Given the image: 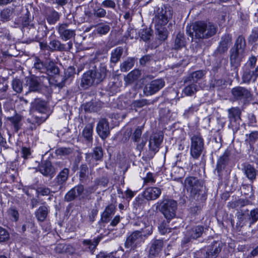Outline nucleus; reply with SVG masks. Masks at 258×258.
Masks as SVG:
<instances>
[{
    "label": "nucleus",
    "mask_w": 258,
    "mask_h": 258,
    "mask_svg": "<svg viewBox=\"0 0 258 258\" xmlns=\"http://www.w3.org/2000/svg\"><path fill=\"white\" fill-rule=\"evenodd\" d=\"M30 116L27 118V121L32 125L31 130L44 122L49 117L48 107L47 102L40 98L35 99L31 103Z\"/></svg>",
    "instance_id": "nucleus-1"
},
{
    "label": "nucleus",
    "mask_w": 258,
    "mask_h": 258,
    "mask_svg": "<svg viewBox=\"0 0 258 258\" xmlns=\"http://www.w3.org/2000/svg\"><path fill=\"white\" fill-rule=\"evenodd\" d=\"M186 29V33L192 38V41L198 43L197 40L200 42L203 39L208 38L215 35L216 33V27L211 23L204 22H196L192 28Z\"/></svg>",
    "instance_id": "nucleus-2"
},
{
    "label": "nucleus",
    "mask_w": 258,
    "mask_h": 258,
    "mask_svg": "<svg viewBox=\"0 0 258 258\" xmlns=\"http://www.w3.org/2000/svg\"><path fill=\"white\" fill-rule=\"evenodd\" d=\"M157 205V208L168 222L175 217L177 204L175 200L164 199L159 201Z\"/></svg>",
    "instance_id": "nucleus-3"
},
{
    "label": "nucleus",
    "mask_w": 258,
    "mask_h": 258,
    "mask_svg": "<svg viewBox=\"0 0 258 258\" xmlns=\"http://www.w3.org/2000/svg\"><path fill=\"white\" fill-rule=\"evenodd\" d=\"M190 140V155L192 158L197 160L202 155L204 149V140L199 133L191 135Z\"/></svg>",
    "instance_id": "nucleus-4"
},
{
    "label": "nucleus",
    "mask_w": 258,
    "mask_h": 258,
    "mask_svg": "<svg viewBox=\"0 0 258 258\" xmlns=\"http://www.w3.org/2000/svg\"><path fill=\"white\" fill-rule=\"evenodd\" d=\"M221 250L220 243L213 241L210 244L198 251L197 255L199 258H216Z\"/></svg>",
    "instance_id": "nucleus-5"
},
{
    "label": "nucleus",
    "mask_w": 258,
    "mask_h": 258,
    "mask_svg": "<svg viewBox=\"0 0 258 258\" xmlns=\"http://www.w3.org/2000/svg\"><path fill=\"white\" fill-rule=\"evenodd\" d=\"M184 187L191 197L195 198L203 188V183L198 178L188 176L184 179Z\"/></svg>",
    "instance_id": "nucleus-6"
},
{
    "label": "nucleus",
    "mask_w": 258,
    "mask_h": 258,
    "mask_svg": "<svg viewBox=\"0 0 258 258\" xmlns=\"http://www.w3.org/2000/svg\"><path fill=\"white\" fill-rule=\"evenodd\" d=\"M69 168H64L55 177L52 185V187L55 189L54 192L62 190L65 188L67 181L69 178Z\"/></svg>",
    "instance_id": "nucleus-7"
},
{
    "label": "nucleus",
    "mask_w": 258,
    "mask_h": 258,
    "mask_svg": "<svg viewBox=\"0 0 258 258\" xmlns=\"http://www.w3.org/2000/svg\"><path fill=\"white\" fill-rule=\"evenodd\" d=\"M143 129V126H138L131 137V140L136 143V148L139 151L143 150L147 141V137L144 135L141 137Z\"/></svg>",
    "instance_id": "nucleus-8"
},
{
    "label": "nucleus",
    "mask_w": 258,
    "mask_h": 258,
    "mask_svg": "<svg viewBox=\"0 0 258 258\" xmlns=\"http://www.w3.org/2000/svg\"><path fill=\"white\" fill-rule=\"evenodd\" d=\"M144 242L139 231H134L126 238L125 242L126 248H135Z\"/></svg>",
    "instance_id": "nucleus-9"
},
{
    "label": "nucleus",
    "mask_w": 258,
    "mask_h": 258,
    "mask_svg": "<svg viewBox=\"0 0 258 258\" xmlns=\"http://www.w3.org/2000/svg\"><path fill=\"white\" fill-rule=\"evenodd\" d=\"M172 17V8L169 6H164L161 8L158 15V21L156 24L164 26L167 24Z\"/></svg>",
    "instance_id": "nucleus-10"
},
{
    "label": "nucleus",
    "mask_w": 258,
    "mask_h": 258,
    "mask_svg": "<svg viewBox=\"0 0 258 258\" xmlns=\"http://www.w3.org/2000/svg\"><path fill=\"white\" fill-rule=\"evenodd\" d=\"M164 85L165 82L162 79L153 80L146 85L144 93L147 96L153 95L162 88Z\"/></svg>",
    "instance_id": "nucleus-11"
},
{
    "label": "nucleus",
    "mask_w": 258,
    "mask_h": 258,
    "mask_svg": "<svg viewBox=\"0 0 258 258\" xmlns=\"http://www.w3.org/2000/svg\"><path fill=\"white\" fill-rule=\"evenodd\" d=\"M137 225L142 227L139 231L144 241L152 234L153 226L146 217H143L141 221L138 222Z\"/></svg>",
    "instance_id": "nucleus-12"
},
{
    "label": "nucleus",
    "mask_w": 258,
    "mask_h": 258,
    "mask_svg": "<svg viewBox=\"0 0 258 258\" xmlns=\"http://www.w3.org/2000/svg\"><path fill=\"white\" fill-rule=\"evenodd\" d=\"M231 93L235 99L242 100L243 102L251 97L250 92L247 89L240 86L233 88L231 90Z\"/></svg>",
    "instance_id": "nucleus-13"
},
{
    "label": "nucleus",
    "mask_w": 258,
    "mask_h": 258,
    "mask_svg": "<svg viewBox=\"0 0 258 258\" xmlns=\"http://www.w3.org/2000/svg\"><path fill=\"white\" fill-rule=\"evenodd\" d=\"M228 118L229 124L232 126H236L239 124L241 120V111L238 107H232L227 110Z\"/></svg>",
    "instance_id": "nucleus-14"
},
{
    "label": "nucleus",
    "mask_w": 258,
    "mask_h": 258,
    "mask_svg": "<svg viewBox=\"0 0 258 258\" xmlns=\"http://www.w3.org/2000/svg\"><path fill=\"white\" fill-rule=\"evenodd\" d=\"M58 32L61 39L65 40L70 39L76 35V30L70 28L69 24L68 23L59 25Z\"/></svg>",
    "instance_id": "nucleus-15"
},
{
    "label": "nucleus",
    "mask_w": 258,
    "mask_h": 258,
    "mask_svg": "<svg viewBox=\"0 0 258 258\" xmlns=\"http://www.w3.org/2000/svg\"><path fill=\"white\" fill-rule=\"evenodd\" d=\"M96 131L101 139H105L110 134L108 122L105 119L100 120L97 124Z\"/></svg>",
    "instance_id": "nucleus-16"
},
{
    "label": "nucleus",
    "mask_w": 258,
    "mask_h": 258,
    "mask_svg": "<svg viewBox=\"0 0 258 258\" xmlns=\"http://www.w3.org/2000/svg\"><path fill=\"white\" fill-rule=\"evenodd\" d=\"M162 189L158 187H149L143 192L144 198L147 200H155L161 195Z\"/></svg>",
    "instance_id": "nucleus-17"
},
{
    "label": "nucleus",
    "mask_w": 258,
    "mask_h": 258,
    "mask_svg": "<svg viewBox=\"0 0 258 258\" xmlns=\"http://www.w3.org/2000/svg\"><path fill=\"white\" fill-rule=\"evenodd\" d=\"M84 190L83 185L79 184L75 186L70 190L64 196V200L68 202H71L76 198L81 196Z\"/></svg>",
    "instance_id": "nucleus-18"
},
{
    "label": "nucleus",
    "mask_w": 258,
    "mask_h": 258,
    "mask_svg": "<svg viewBox=\"0 0 258 258\" xmlns=\"http://www.w3.org/2000/svg\"><path fill=\"white\" fill-rule=\"evenodd\" d=\"M92 72L94 80L96 82V84L100 83L105 78L106 76V67L102 64H100L98 68H95L94 70H90Z\"/></svg>",
    "instance_id": "nucleus-19"
},
{
    "label": "nucleus",
    "mask_w": 258,
    "mask_h": 258,
    "mask_svg": "<svg viewBox=\"0 0 258 258\" xmlns=\"http://www.w3.org/2000/svg\"><path fill=\"white\" fill-rule=\"evenodd\" d=\"M242 171L245 176L250 181L253 182L255 180L258 171L253 165L249 164L244 165Z\"/></svg>",
    "instance_id": "nucleus-20"
},
{
    "label": "nucleus",
    "mask_w": 258,
    "mask_h": 258,
    "mask_svg": "<svg viewBox=\"0 0 258 258\" xmlns=\"http://www.w3.org/2000/svg\"><path fill=\"white\" fill-rule=\"evenodd\" d=\"M163 246V241L161 240L155 239L152 241L151 245L149 249V256H156L161 251Z\"/></svg>",
    "instance_id": "nucleus-21"
},
{
    "label": "nucleus",
    "mask_w": 258,
    "mask_h": 258,
    "mask_svg": "<svg viewBox=\"0 0 258 258\" xmlns=\"http://www.w3.org/2000/svg\"><path fill=\"white\" fill-rule=\"evenodd\" d=\"M163 137L158 134L152 136L149 140V149L150 150L156 152L159 150L160 146L162 142Z\"/></svg>",
    "instance_id": "nucleus-22"
},
{
    "label": "nucleus",
    "mask_w": 258,
    "mask_h": 258,
    "mask_svg": "<svg viewBox=\"0 0 258 258\" xmlns=\"http://www.w3.org/2000/svg\"><path fill=\"white\" fill-rule=\"evenodd\" d=\"M248 210H246L245 211L238 210L237 211L236 216L237 218V221L236 223V228L237 230H240V229L246 225V222L248 219L246 218V215L248 214Z\"/></svg>",
    "instance_id": "nucleus-23"
},
{
    "label": "nucleus",
    "mask_w": 258,
    "mask_h": 258,
    "mask_svg": "<svg viewBox=\"0 0 258 258\" xmlns=\"http://www.w3.org/2000/svg\"><path fill=\"white\" fill-rule=\"evenodd\" d=\"M100 240L101 237H97L93 239H84L82 243L85 250L92 252L96 248Z\"/></svg>",
    "instance_id": "nucleus-24"
},
{
    "label": "nucleus",
    "mask_w": 258,
    "mask_h": 258,
    "mask_svg": "<svg viewBox=\"0 0 258 258\" xmlns=\"http://www.w3.org/2000/svg\"><path fill=\"white\" fill-rule=\"evenodd\" d=\"M26 85L31 92H37L41 89L38 79L35 77L26 78Z\"/></svg>",
    "instance_id": "nucleus-25"
},
{
    "label": "nucleus",
    "mask_w": 258,
    "mask_h": 258,
    "mask_svg": "<svg viewBox=\"0 0 258 258\" xmlns=\"http://www.w3.org/2000/svg\"><path fill=\"white\" fill-rule=\"evenodd\" d=\"M204 232V227L202 226H196L192 227L187 231V236L190 239H196L201 237Z\"/></svg>",
    "instance_id": "nucleus-26"
},
{
    "label": "nucleus",
    "mask_w": 258,
    "mask_h": 258,
    "mask_svg": "<svg viewBox=\"0 0 258 258\" xmlns=\"http://www.w3.org/2000/svg\"><path fill=\"white\" fill-rule=\"evenodd\" d=\"M92 74V73L90 71H89L84 74L81 80V86L83 87L87 88L88 87L91 86L93 84H96V82L94 80V78Z\"/></svg>",
    "instance_id": "nucleus-27"
},
{
    "label": "nucleus",
    "mask_w": 258,
    "mask_h": 258,
    "mask_svg": "<svg viewBox=\"0 0 258 258\" xmlns=\"http://www.w3.org/2000/svg\"><path fill=\"white\" fill-rule=\"evenodd\" d=\"M250 201L246 199L240 198L236 200L230 202L228 203V205L232 209H238L245 206L249 205Z\"/></svg>",
    "instance_id": "nucleus-28"
},
{
    "label": "nucleus",
    "mask_w": 258,
    "mask_h": 258,
    "mask_svg": "<svg viewBox=\"0 0 258 258\" xmlns=\"http://www.w3.org/2000/svg\"><path fill=\"white\" fill-rule=\"evenodd\" d=\"M39 170L45 176H52L54 173V169L51 164L47 162L39 166Z\"/></svg>",
    "instance_id": "nucleus-29"
},
{
    "label": "nucleus",
    "mask_w": 258,
    "mask_h": 258,
    "mask_svg": "<svg viewBox=\"0 0 258 258\" xmlns=\"http://www.w3.org/2000/svg\"><path fill=\"white\" fill-rule=\"evenodd\" d=\"M230 153L229 151H225L224 154L219 158L217 168L218 170H221L224 168L229 160Z\"/></svg>",
    "instance_id": "nucleus-30"
},
{
    "label": "nucleus",
    "mask_w": 258,
    "mask_h": 258,
    "mask_svg": "<svg viewBox=\"0 0 258 258\" xmlns=\"http://www.w3.org/2000/svg\"><path fill=\"white\" fill-rule=\"evenodd\" d=\"M93 125L92 123L87 124L82 132L83 138L87 141L90 142L93 140Z\"/></svg>",
    "instance_id": "nucleus-31"
},
{
    "label": "nucleus",
    "mask_w": 258,
    "mask_h": 258,
    "mask_svg": "<svg viewBox=\"0 0 258 258\" xmlns=\"http://www.w3.org/2000/svg\"><path fill=\"white\" fill-rule=\"evenodd\" d=\"M156 30L157 31V39L161 43L165 41L168 37V31L166 29L162 27L158 24L155 25Z\"/></svg>",
    "instance_id": "nucleus-32"
},
{
    "label": "nucleus",
    "mask_w": 258,
    "mask_h": 258,
    "mask_svg": "<svg viewBox=\"0 0 258 258\" xmlns=\"http://www.w3.org/2000/svg\"><path fill=\"white\" fill-rule=\"evenodd\" d=\"M115 209V206L113 204H110L106 207L102 214V220L105 222H107L109 218L114 214Z\"/></svg>",
    "instance_id": "nucleus-33"
},
{
    "label": "nucleus",
    "mask_w": 258,
    "mask_h": 258,
    "mask_svg": "<svg viewBox=\"0 0 258 258\" xmlns=\"http://www.w3.org/2000/svg\"><path fill=\"white\" fill-rule=\"evenodd\" d=\"M141 73L139 70H134L129 73L124 78V80L126 84L132 83L137 80L140 76Z\"/></svg>",
    "instance_id": "nucleus-34"
},
{
    "label": "nucleus",
    "mask_w": 258,
    "mask_h": 258,
    "mask_svg": "<svg viewBox=\"0 0 258 258\" xmlns=\"http://www.w3.org/2000/svg\"><path fill=\"white\" fill-rule=\"evenodd\" d=\"M206 72L203 70L195 71L189 75L187 79L194 82H198L205 75Z\"/></svg>",
    "instance_id": "nucleus-35"
},
{
    "label": "nucleus",
    "mask_w": 258,
    "mask_h": 258,
    "mask_svg": "<svg viewBox=\"0 0 258 258\" xmlns=\"http://www.w3.org/2000/svg\"><path fill=\"white\" fill-rule=\"evenodd\" d=\"M101 5L104 9H110L113 10H115L117 7H120L118 0L116 2L114 0H103Z\"/></svg>",
    "instance_id": "nucleus-36"
},
{
    "label": "nucleus",
    "mask_w": 258,
    "mask_h": 258,
    "mask_svg": "<svg viewBox=\"0 0 258 258\" xmlns=\"http://www.w3.org/2000/svg\"><path fill=\"white\" fill-rule=\"evenodd\" d=\"M59 69L52 61H49L46 63L45 72L48 75H56L59 73Z\"/></svg>",
    "instance_id": "nucleus-37"
},
{
    "label": "nucleus",
    "mask_w": 258,
    "mask_h": 258,
    "mask_svg": "<svg viewBox=\"0 0 258 258\" xmlns=\"http://www.w3.org/2000/svg\"><path fill=\"white\" fill-rule=\"evenodd\" d=\"M110 29V26L106 23H101L96 26V32L99 35L107 34Z\"/></svg>",
    "instance_id": "nucleus-38"
},
{
    "label": "nucleus",
    "mask_w": 258,
    "mask_h": 258,
    "mask_svg": "<svg viewBox=\"0 0 258 258\" xmlns=\"http://www.w3.org/2000/svg\"><path fill=\"white\" fill-rule=\"evenodd\" d=\"M47 215V208L45 206H41L36 212V216L40 221H44Z\"/></svg>",
    "instance_id": "nucleus-39"
},
{
    "label": "nucleus",
    "mask_w": 258,
    "mask_h": 258,
    "mask_svg": "<svg viewBox=\"0 0 258 258\" xmlns=\"http://www.w3.org/2000/svg\"><path fill=\"white\" fill-rule=\"evenodd\" d=\"M132 102L125 97L120 98L117 105L120 109H129L131 110V105Z\"/></svg>",
    "instance_id": "nucleus-40"
},
{
    "label": "nucleus",
    "mask_w": 258,
    "mask_h": 258,
    "mask_svg": "<svg viewBox=\"0 0 258 258\" xmlns=\"http://www.w3.org/2000/svg\"><path fill=\"white\" fill-rule=\"evenodd\" d=\"M135 60L133 58H129L120 64L121 72H126L131 69L134 66Z\"/></svg>",
    "instance_id": "nucleus-41"
},
{
    "label": "nucleus",
    "mask_w": 258,
    "mask_h": 258,
    "mask_svg": "<svg viewBox=\"0 0 258 258\" xmlns=\"http://www.w3.org/2000/svg\"><path fill=\"white\" fill-rule=\"evenodd\" d=\"M232 42V36L228 34H225L222 38L220 42L221 48H227L230 46Z\"/></svg>",
    "instance_id": "nucleus-42"
},
{
    "label": "nucleus",
    "mask_w": 258,
    "mask_h": 258,
    "mask_svg": "<svg viewBox=\"0 0 258 258\" xmlns=\"http://www.w3.org/2000/svg\"><path fill=\"white\" fill-rule=\"evenodd\" d=\"M84 108L86 111L97 112L100 109L98 103L94 102H89L84 105Z\"/></svg>",
    "instance_id": "nucleus-43"
},
{
    "label": "nucleus",
    "mask_w": 258,
    "mask_h": 258,
    "mask_svg": "<svg viewBox=\"0 0 258 258\" xmlns=\"http://www.w3.org/2000/svg\"><path fill=\"white\" fill-rule=\"evenodd\" d=\"M8 119L13 124L15 130L18 131L20 128V123L22 119V116L20 115L16 114L14 116L8 117Z\"/></svg>",
    "instance_id": "nucleus-44"
},
{
    "label": "nucleus",
    "mask_w": 258,
    "mask_h": 258,
    "mask_svg": "<svg viewBox=\"0 0 258 258\" xmlns=\"http://www.w3.org/2000/svg\"><path fill=\"white\" fill-rule=\"evenodd\" d=\"M248 217L249 226L250 227L258 220V209L255 208L251 210L248 214Z\"/></svg>",
    "instance_id": "nucleus-45"
},
{
    "label": "nucleus",
    "mask_w": 258,
    "mask_h": 258,
    "mask_svg": "<svg viewBox=\"0 0 258 258\" xmlns=\"http://www.w3.org/2000/svg\"><path fill=\"white\" fill-rule=\"evenodd\" d=\"M59 16L58 13L55 11H51L47 15V21L50 24H54L58 20Z\"/></svg>",
    "instance_id": "nucleus-46"
},
{
    "label": "nucleus",
    "mask_w": 258,
    "mask_h": 258,
    "mask_svg": "<svg viewBox=\"0 0 258 258\" xmlns=\"http://www.w3.org/2000/svg\"><path fill=\"white\" fill-rule=\"evenodd\" d=\"M175 45L177 47L176 48H180L185 47V38L183 34L180 33L177 34L175 40Z\"/></svg>",
    "instance_id": "nucleus-47"
},
{
    "label": "nucleus",
    "mask_w": 258,
    "mask_h": 258,
    "mask_svg": "<svg viewBox=\"0 0 258 258\" xmlns=\"http://www.w3.org/2000/svg\"><path fill=\"white\" fill-rule=\"evenodd\" d=\"M12 85L13 89L16 92L20 93L22 91L23 84L22 82L19 79H14L12 81Z\"/></svg>",
    "instance_id": "nucleus-48"
},
{
    "label": "nucleus",
    "mask_w": 258,
    "mask_h": 258,
    "mask_svg": "<svg viewBox=\"0 0 258 258\" xmlns=\"http://www.w3.org/2000/svg\"><path fill=\"white\" fill-rule=\"evenodd\" d=\"M147 104V101L145 99H141L132 101L131 105V110L135 109L137 110L138 108L143 107Z\"/></svg>",
    "instance_id": "nucleus-49"
},
{
    "label": "nucleus",
    "mask_w": 258,
    "mask_h": 258,
    "mask_svg": "<svg viewBox=\"0 0 258 258\" xmlns=\"http://www.w3.org/2000/svg\"><path fill=\"white\" fill-rule=\"evenodd\" d=\"M153 33V31L150 28L143 29L140 33L141 38L144 41H147L150 39Z\"/></svg>",
    "instance_id": "nucleus-50"
},
{
    "label": "nucleus",
    "mask_w": 258,
    "mask_h": 258,
    "mask_svg": "<svg viewBox=\"0 0 258 258\" xmlns=\"http://www.w3.org/2000/svg\"><path fill=\"white\" fill-rule=\"evenodd\" d=\"M12 14V12L10 9L8 8L4 9L0 14L1 20L3 22L9 21Z\"/></svg>",
    "instance_id": "nucleus-51"
},
{
    "label": "nucleus",
    "mask_w": 258,
    "mask_h": 258,
    "mask_svg": "<svg viewBox=\"0 0 258 258\" xmlns=\"http://www.w3.org/2000/svg\"><path fill=\"white\" fill-rule=\"evenodd\" d=\"M197 91V85L195 84L186 86L184 89V93L187 96H191Z\"/></svg>",
    "instance_id": "nucleus-52"
},
{
    "label": "nucleus",
    "mask_w": 258,
    "mask_h": 258,
    "mask_svg": "<svg viewBox=\"0 0 258 258\" xmlns=\"http://www.w3.org/2000/svg\"><path fill=\"white\" fill-rule=\"evenodd\" d=\"M8 215L9 218L13 221L16 222L18 220L19 214L18 211L14 208H10L8 211Z\"/></svg>",
    "instance_id": "nucleus-53"
},
{
    "label": "nucleus",
    "mask_w": 258,
    "mask_h": 258,
    "mask_svg": "<svg viewBox=\"0 0 258 258\" xmlns=\"http://www.w3.org/2000/svg\"><path fill=\"white\" fill-rule=\"evenodd\" d=\"M245 46L246 42L244 37L242 35H239L235 41V48H244Z\"/></svg>",
    "instance_id": "nucleus-54"
},
{
    "label": "nucleus",
    "mask_w": 258,
    "mask_h": 258,
    "mask_svg": "<svg viewBox=\"0 0 258 258\" xmlns=\"http://www.w3.org/2000/svg\"><path fill=\"white\" fill-rule=\"evenodd\" d=\"M122 54V49H114L111 52V61L114 63L117 62Z\"/></svg>",
    "instance_id": "nucleus-55"
},
{
    "label": "nucleus",
    "mask_w": 258,
    "mask_h": 258,
    "mask_svg": "<svg viewBox=\"0 0 258 258\" xmlns=\"http://www.w3.org/2000/svg\"><path fill=\"white\" fill-rule=\"evenodd\" d=\"M46 64H44L39 58H36L34 63V68L41 73L45 72Z\"/></svg>",
    "instance_id": "nucleus-56"
},
{
    "label": "nucleus",
    "mask_w": 258,
    "mask_h": 258,
    "mask_svg": "<svg viewBox=\"0 0 258 258\" xmlns=\"http://www.w3.org/2000/svg\"><path fill=\"white\" fill-rule=\"evenodd\" d=\"M93 12L94 16L97 18H104L107 14L106 10L103 7H99L95 9Z\"/></svg>",
    "instance_id": "nucleus-57"
},
{
    "label": "nucleus",
    "mask_w": 258,
    "mask_h": 258,
    "mask_svg": "<svg viewBox=\"0 0 258 258\" xmlns=\"http://www.w3.org/2000/svg\"><path fill=\"white\" fill-rule=\"evenodd\" d=\"M253 76L250 71H245L242 76V81L243 83L249 84L250 81H253Z\"/></svg>",
    "instance_id": "nucleus-58"
},
{
    "label": "nucleus",
    "mask_w": 258,
    "mask_h": 258,
    "mask_svg": "<svg viewBox=\"0 0 258 258\" xmlns=\"http://www.w3.org/2000/svg\"><path fill=\"white\" fill-rule=\"evenodd\" d=\"M9 233L5 228L0 226V242H5L9 240Z\"/></svg>",
    "instance_id": "nucleus-59"
},
{
    "label": "nucleus",
    "mask_w": 258,
    "mask_h": 258,
    "mask_svg": "<svg viewBox=\"0 0 258 258\" xmlns=\"http://www.w3.org/2000/svg\"><path fill=\"white\" fill-rule=\"evenodd\" d=\"M103 157V150L101 147H97L94 149L93 157L96 160H100Z\"/></svg>",
    "instance_id": "nucleus-60"
},
{
    "label": "nucleus",
    "mask_w": 258,
    "mask_h": 258,
    "mask_svg": "<svg viewBox=\"0 0 258 258\" xmlns=\"http://www.w3.org/2000/svg\"><path fill=\"white\" fill-rule=\"evenodd\" d=\"M230 60L232 64H234L239 61L238 49H231Z\"/></svg>",
    "instance_id": "nucleus-61"
},
{
    "label": "nucleus",
    "mask_w": 258,
    "mask_h": 258,
    "mask_svg": "<svg viewBox=\"0 0 258 258\" xmlns=\"http://www.w3.org/2000/svg\"><path fill=\"white\" fill-rule=\"evenodd\" d=\"M88 168L85 164L82 165L80 166V178L81 180L85 179L88 175Z\"/></svg>",
    "instance_id": "nucleus-62"
},
{
    "label": "nucleus",
    "mask_w": 258,
    "mask_h": 258,
    "mask_svg": "<svg viewBox=\"0 0 258 258\" xmlns=\"http://www.w3.org/2000/svg\"><path fill=\"white\" fill-rule=\"evenodd\" d=\"M199 110V106L198 105H191L187 109H185L184 112V115L188 116L192 114L195 112H197Z\"/></svg>",
    "instance_id": "nucleus-63"
},
{
    "label": "nucleus",
    "mask_w": 258,
    "mask_h": 258,
    "mask_svg": "<svg viewBox=\"0 0 258 258\" xmlns=\"http://www.w3.org/2000/svg\"><path fill=\"white\" fill-rule=\"evenodd\" d=\"M246 136L248 137L246 140L250 143H253L258 139V131L252 132L248 135H246Z\"/></svg>",
    "instance_id": "nucleus-64"
}]
</instances>
